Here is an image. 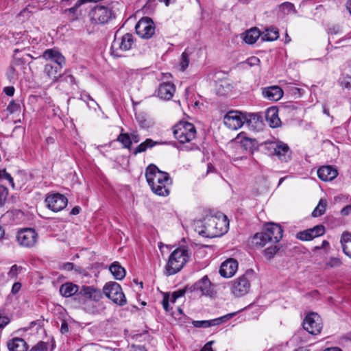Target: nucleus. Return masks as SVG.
Returning a JSON list of instances; mask_svg holds the SVG:
<instances>
[{
	"label": "nucleus",
	"instance_id": "f257e3e1",
	"mask_svg": "<svg viewBox=\"0 0 351 351\" xmlns=\"http://www.w3.org/2000/svg\"><path fill=\"white\" fill-rule=\"evenodd\" d=\"M147 182L153 193L160 196H167L172 181L168 173L162 171L154 165H149L145 171Z\"/></svg>",
	"mask_w": 351,
	"mask_h": 351
},
{
	"label": "nucleus",
	"instance_id": "f03ea898",
	"mask_svg": "<svg viewBox=\"0 0 351 351\" xmlns=\"http://www.w3.org/2000/svg\"><path fill=\"white\" fill-rule=\"evenodd\" d=\"M229 221L226 215L219 214L218 216H206L201 226H197L198 233L208 238L220 237L228 232Z\"/></svg>",
	"mask_w": 351,
	"mask_h": 351
},
{
	"label": "nucleus",
	"instance_id": "7ed1b4c3",
	"mask_svg": "<svg viewBox=\"0 0 351 351\" xmlns=\"http://www.w3.org/2000/svg\"><path fill=\"white\" fill-rule=\"evenodd\" d=\"M42 57L56 64V65H53L52 63L46 64L44 66L43 72L49 80L56 82L60 76V72L61 69L66 64L64 57L60 52L53 49H46L43 52Z\"/></svg>",
	"mask_w": 351,
	"mask_h": 351
},
{
	"label": "nucleus",
	"instance_id": "20e7f679",
	"mask_svg": "<svg viewBox=\"0 0 351 351\" xmlns=\"http://www.w3.org/2000/svg\"><path fill=\"white\" fill-rule=\"evenodd\" d=\"M189 251L184 248L176 249L169 256L165 266V274L171 276L178 273L189 258Z\"/></svg>",
	"mask_w": 351,
	"mask_h": 351
},
{
	"label": "nucleus",
	"instance_id": "39448f33",
	"mask_svg": "<svg viewBox=\"0 0 351 351\" xmlns=\"http://www.w3.org/2000/svg\"><path fill=\"white\" fill-rule=\"evenodd\" d=\"M173 136L180 143H189L196 136L195 127L189 122H180L173 128Z\"/></svg>",
	"mask_w": 351,
	"mask_h": 351
},
{
	"label": "nucleus",
	"instance_id": "423d86ee",
	"mask_svg": "<svg viewBox=\"0 0 351 351\" xmlns=\"http://www.w3.org/2000/svg\"><path fill=\"white\" fill-rule=\"evenodd\" d=\"M90 21L95 25H104L113 18L111 9L107 6L96 5L88 13Z\"/></svg>",
	"mask_w": 351,
	"mask_h": 351
},
{
	"label": "nucleus",
	"instance_id": "0eeeda50",
	"mask_svg": "<svg viewBox=\"0 0 351 351\" xmlns=\"http://www.w3.org/2000/svg\"><path fill=\"white\" fill-rule=\"evenodd\" d=\"M134 45V36L132 34H125L121 38L115 37L111 45V55L115 58L122 57L121 52L128 51Z\"/></svg>",
	"mask_w": 351,
	"mask_h": 351
},
{
	"label": "nucleus",
	"instance_id": "6e6552de",
	"mask_svg": "<svg viewBox=\"0 0 351 351\" xmlns=\"http://www.w3.org/2000/svg\"><path fill=\"white\" fill-rule=\"evenodd\" d=\"M104 293L114 303L119 306L126 304V298L121 287L116 282H107L104 287Z\"/></svg>",
	"mask_w": 351,
	"mask_h": 351
},
{
	"label": "nucleus",
	"instance_id": "1a4fd4ad",
	"mask_svg": "<svg viewBox=\"0 0 351 351\" xmlns=\"http://www.w3.org/2000/svg\"><path fill=\"white\" fill-rule=\"evenodd\" d=\"M266 148L270 154L276 156L282 162H287L291 159V152L289 147L283 142L266 143Z\"/></svg>",
	"mask_w": 351,
	"mask_h": 351
},
{
	"label": "nucleus",
	"instance_id": "9d476101",
	"mask_svg": "<svg viewBox=\"0 0 351 351\" xmlns=\"http://www.w3.org/2000/svg\"><path fill=\"white\" fill-rule=\"evenodd\" d=\"M264 235L270 240V243L276 244L282 237V229L277 223H269L264 226L262 232L256 233V239H260V237L263 238Z\"/></svg>",
	"mask_w": 351,
	"mask_h": 351
},
{
	"label": "nucleus",
	"instance_id": "9b49d317",
	"mask_svg": "<svg viewBox=\"0 0 351 351\" xmlns=\"http://www.w3.org/2000/svg\"><path fill=\"white\" fill-rule=\"evenodd\" d=\"M245 113L237 110L228 112L223 118V123L230 130H236L245 123Z\"/></svg>",
	"mask_w": 351,
	"mask_h": 351
},
{
	"label": "nucleus",
	"instance_id": "f8f14e48",
	"mask_svg": "<svg viewBox=\"0 0 351 351\" xmlns=\"http://www.w3.org/2000/svg\"><path fill=\"white\" fill-rule=\"evenodd\" d=\"M136 34L142 38H150L155 33V25L149 17H143L135 26Z\"/></svg>",
	"mask_w": 351,
	"mask_h": 351
},
{
	"label": "nucleus",
	"instance_id": "ddd939ff",
	"mask_svg": "<svg viewBox=\"0 0 351 351\" xmlns=\"http://www.w3.org/2000/svg\"><path fill=\"white\" fill-rule=\"evenodd\" d=\"M303 328L311 335H315L320 333L322 328L320 316L315 313L308 314L303 322Z\"/></svg>",
	"mask_w": 351,
	"mask_h": 351
},
{
	"label": "nucleus",
	"instance_id": "4468645a",
	"mask_svg": "<svg viewBox=\"0 0 351 351\" xmlns=\"http://www.w3.org/2000/svg\"><path fill=\"white\" fill-rule=\"evenodd\" d=\"M250 289V282L248 272L236 278L232 283L231 291L236 297H241L248 293Z\"/></svg>",
	"mask_w": 351,
	"mask_h": 351
},
{
	"label": "nucleus",
	"instance_id": "2eb2a0df",
	"mask_svg": "<svg viewBox=\"0 0 351 351\" xmlns=\"http://www.w3.org/2000/svg\"><path fill=\"white\" fill-rule=\"evenodd\" d=\"M45 202L49 209L53 212H59L66 206L68 199L60 193H52L47 196Z\"/></svg>",
	"mask_w": 351,
	"mask_h": 351
},
{
	"label": "nucleus",
	"instance_id": "dca6fc26",
	"mask_svg": "<svg viewBox=\"0 0 351 351\" xmlns=\"http://www.w3.org/2000/svg\"><path fill=\"white\" fill-rule=\"evenodd\" d=\"M38 234L32 228H25L17 234V240L21 245L30 247L35 245Z\"/></svg>",
	"mask_w": 351,
	"mask_h": 351
},
{
	"label": "nucleus",
	"instance_id": "f3484780",
	"mask_svg": "<svg viewBox=\"0 0 351 351\" xmlns=\"http://www.w3.org/2000/svg\"><path fill=\"white\" fill-rule=\"evenodd\" d=\"M236 315V313H232L227 314L224 316H221L220 317L210 319V320H201V321H193L192 324L195 328H206L214 326H218L222 324L223 322H226L229 319L232 318Z\"/></svg>",
	"mask_w": 351,
	"mask_h": 351
},
{
	"label": "nucleus",
	"instance_id": "a211bd4d",
	"mask_svg": "<svg viewBox=\"0 0 351 351\" xmlns=\"http://www.w3.org/2000/svg\"><path fill=\"white\" fill-rule=\"evenodd\" d=\"M238 269V263L234 258H228L223 262L219 268V274L223 278H230Z\"/></svg>",
	"mask_w": 351,
	"mask_h": 351
},
{
	"label": "nucleus",
	"instance_id": "6ab92c4d",
	"mask_svg": "<svg viewBox=\"0 0 351 351\" xmlns=\"http://www.w3.org/2000/svg\"><path fill=\"white\" fill-rule=\"evenodd\" d=\"M77 295L84 298V301L87 299L93 301H99L102 298L101 291L92 286H82L81 289H79Z\"/></svg>",
	"mask_w": 351,
	"mask_h": 351
},
{
	"label": "nucleus",
	"instance_id": "aec40b11",
	"mask_svg": "<svg viewBox=\"0 0 351 351\" xmlns=\"http://www.w3.org/2000/svg\"><path fill=\"white\" fill-rule=\"evenodd\" d=\"M176 88L171 82L161 83L156 90L157 95L162 99L169 100L173 96Z\"/></svg>",
	"mask_w": 351,
	"mask_h": 351
},
{
	"label": "nucleus",
	"instance_id": "412c9836",
	"mask_svg": "<svg viewBox=\"0 0 351 351\" xmlns=\"http://www.w3.org/2000/svg\"><path fill=\"white\" fill-rule=\"evenodd\" d=\"M262 94L265 98L271 101H278L283 96L282 89L278 86H271L263 88Z\"/></svg>",
	"mask_w": 351,
	"mask_h": 351
},
{
	"label": "nucleus",
	"instance_id": "4be33fe9",
	"mask_svg": "<svg viewBox=\"0 0 351 351\" xmlns=\"http://www.w3.org/2000/svg\"><path fill=\"white\" fill-rule=\"evenodd\" d=\"M337 175V170L330 165L323 166L317 170V176L319 178L324 182L334 180Z\"/></svg>",
	"mask_w": 351,
	"mask_h": 351
},
{
	"label": "nucleus",
	"instance_id": "5701e85b",
	"mask_svg": "<svg viewBox=\"0 0 351 351\" xmlns=\"http://www.w3.org/2000/svg\"><path fill=\"white\" fill-rule=\"evenodd\" d=\"M194 290L199 291L204 295H212V284L207 276H204L195 284Z\"/></svg>",
	"mask_w": 351,
	"mask_h": 351
},
{
	"label": "nucleus",
	"instance_id": "b1692460",
	"mask_svg": "<svg viewBox=\"0 0 351 351\" xmlns=\"http://www.w3.org/2000/svg\"><path fill=\"white\" fill-rule=\"evenodd\" d=\"M265 119L271 128H276L281 124V121L278 117V109L276 108H269L267 110Z\"/></svg>",
	"mask_w": 351,
	"mask_h": 351
},
{
	"label": "nucleus",
	"instance_id": "393cba45",
	"mask_svg": "<svg viewBox=\"0 0 351 351\" xmlns=\"http://www.w3.org/2000/svg\"><path fill=\"white\" fill-rule=\"evenodd\" d=\"M245 123L254 130H260L263 128L261 117L256 114L245 113Z\"/></svg>",
	"mask_w": 351,
	"mask_h": 351
},
{
	"label": "nucleus",
	"instance_id": "a878e982",
	"mask_svg": "<svg viewBox=\"0 0 351 351\" xmlns=\"http://www.w3.org/2000/svg\"><path fill=\"white\" fill-rule=\"evenodd\" d=\"M79 287L72 282H66L60 287V294L65 298L71 297L79 293Z\"/></svg>",
	"mask_w": 351,
	"mask_h": 351
},
{
	"label": "nucleus",
	"instance_id": "bb28decb",
	"mask_svg": "<svg viewBox=\"0 0 351 351\" xmlns=\"http://www.w3.org/2000/svg\"><path fill=\"white\" fill-rule=\"evenodd\" d=\"M10 351H27L28 347L27 343L21 338H14L7 343Z\"/></svg>",
	"mask_w": 351,
	"mask_h": 351
},
{
	"label": "nucleus",
	"instance_id": "cd10ccee",
	"mask_svg": "<svg viewBox=\"0 0 351 351\" xmlns=\"http://www.w3.org/2000/svg\"><path fill=\"white\" fill-rule=\"evenodd\" d=\"M341 243L345 254L351 258V234L343 232L341 238Z\"/></svg>",
	"mask_w": 351,
	"mask_h": 351
},
{
	"label": "nucleus",
	"instance_id": "c85d7f7f",
	"mask_svg": "<svg viewBox=\"0 0 351 351\" xmlns=\"http://www.w3.org/2000/svg\"><path fill=\"white\" fill-rule=\"evenodd\" d=\"M109 269L114 278L117 280H122L125 276V269L121 267L118 262L112 263Z\"/></svg>",
	"mask_w": 351,
	"mask_h": 351
},
{
	"label": "nucleus",
	"instance_id": "c756f323",
	"mask_svg": "<svg viewBox=\"0 0 351 351\" xmlns=\"http://www.w3.org/2000/svg\"><path fill=\"white\" fill-rule=\"evenodd\" d=\"M261 35L258 29L254 27L245 33L243 40L246 43L252 45L256 43Z\"/></svg>",
	"mask_w": 351,
	"mask_h": 351
},
{
	"label": "nucleus",
	"instance_id": "7c9ffc66",
	"mask_svg": "<svg viewBox=\"0 0 351 351\" xmlns=\"http://www.w3.org/2000/svg\"><path fill=\"white\" fill-rule=\"evenodd\" d=\"M231 85L226 80H220L215 83V91L218 95H226L231 90Z\"/></svg>",
	"mask_w": 351,
	"mask_h": 351
},
{
	"label": "nucleus",
	"instance_id": "2f4dec72",
	"mask_svg": "<svg viewBox=\"0 0 351 351\" xmlns=\"http://www.w3.org/2000/svg\"><path fill=\"white\" fill-rule=\"evenodd\" d=\"M159 144L158 142L154 141L151 138H147L145 141L138 145L134 150L133 154L136 156L138 154L145 152L148 148H152L155 145Z\"/></svg>",
	"mask_w": 351,
	"mask_h": 351
},
{
	"label": "nucleus",
	"instance_id": "473e14b6",
	"mask_svg": "<svg viewBox=\"0 0 351 351\" xmlns=\"http://www.w3.org/2000/svg\"><path fill=\"white\" fill-rule=\"evenodd\" d=\"M278 37V30L277 28L274 27L267 28L262 34V40L266 41L276 40Z\"/></svg>",
	"mask_w": 351,
	"mask_h": 351
},
{
	"label": "nucleus",
	"instance_id": "72a5a7b5",
	"mask_svg": "<svg viewBox=\"0 0 351 351\" xmlns=\"http://www.w3.org/2000/svg\"><path fill=\"white\" fill-rule=\"evenodd\" d=\"M117 140L121 143L123 147L130 149L132 146L131 137L128 133H121Z\"/></svg>",
	"mask_w": 351,
	"mask_h": 351
},
{
	"label": "nucleus",
	"instance_id": "f704fd0d",
	"mask_svg": "<svg viewBox=\"0 0 351 351\" xmlns=\"http://www.w3.org/2000/svg\"><path fill=\"white\" fill-rule=\"evenodd\" d=\"M327 206V202L323 199H321L316 206V208L314 209V210L312 213V215L314 217H319L322 215L326 210V207Z\"/></svg>",
	"mask_w": 351,
	"mask_h": 351
},
{
	"label": "nucleus",
	"instance_id": "c9c22d12",
	"mask_svg": "<svg viewBox=\"0 0 351 351\" xmlns=\"http://www.w3.org/2000/svg\"><path fill=\"white\" fill-rule=\"evenodd\" d=\"M255 145V141L252 138H245L241 141V146L245 149L252 153L253 148Z\"/></svg>",
	"mask_w": 351,
	"mask_h": 351
},
{
	"label": "nucleus",
	"instance_id": "e433bc0d",
	"mask_svg": "<svg viewBox=\"0 0 351 351\" xmlns=\"http://www.w3.org/2000/svg\"><path fill=\"white\" fill-rule=\"evenodd\" d=\"M311 231V230L310 228L304 231L299 232L297 234V238L301 241H311L314 239Z\"/></svg>",
	"mask_w": 351,
	"mask_h": 351
},
{
	"label": "nucleus",
	"instance_id": "4c0bfd02",
	"mask_svg": "<svg viewBox=\"0 0 351 351\" xmlns=\"http://www.w3.org/2000/svg\"><path fill=\"white\" fill-rule=\"evenodd\" d=\"M19 51H20V50L19 49H16L14 50L13 64L14 66H22V65H24L26 62V60H25V57L17 56V53Z\"/></svg>",
	"mask_w": 351,
	"mask_h": 351
},
{
	"label": "nucleus",
	"instance_id": "58836bf2",
	"mask_svg": "<svg viewBox=\"0 0 351 351\" xmlns=\"http://www.w3.org/2000/svg\"><path fill=\"white\" fill-rule=\"evenodd\" d=\"M280 9L285 14H289L291 12H295L294 5L290 2H285L280 4Z\"/></svg>",
	"mask_w": 351,
	"mask_h": 351
},
{
	"label": "nucleus",
	"instance_id": "ea45409f",
	"mask_svg": "<svg viewBox=\"0 0 351 351\" xmlns=\"http://www.w3.org/2000/svg\"><path fill=\"white\" fill-rule=\"evenodd\" d=\"M189 63V53L187 52L186 50H185L182 53V54L181 56L180 61V66L181 67V70L184 71L188 67Z\"/></svg>",
	"mask_w": 351,
	"mask_h": 351
},
{
	"label": "nucleus",
	"instance_id": "a19ab883",
	"mask_svg": "<svg viewBox=\"0 0 351 351\" xmlns=\"http://www.w3.org/2000/svg\"><path fill=\"white\" fill-rule=\"evenodd\" d=\"M276 245L272 244L271 246L267 247L264 251V255L267 259L272 258L278 251Z\"/></svg>",
	"mask_w": 351,
	"mask_h": 351
},
{
	"label": "nucleus",
	"instance_id": "79ce46f5",
	"mask_svg": "<svg viewBox=\"0 0 351 351\" xmlns=\"http://www.w3.org/2000/svg\"><path fill=\"white\" fill-rule=\"evenodd\" d=\"M7 110L9 111L10 114H19L21 112V106L19 104L12 101L7 107Z\"/></svg>",
	"mask_w": 351,
	"mask_h": 351
},
{
	"label": "nucleus",
	"instance_id": "37998d69",
	"mask_svg": "<svg viewBox=\"0 0 351 351\" xmlns=\"http://www.w3.org/2000/svg\"><path fill=\"white\" fill-rule=\"evenodd\" d=\"M311 234L313 236V238H316L317 237L322 236L325 232V228L322 225H317L311 228Z\"/></svg>",
	"mask_w": 351,
	"mask_h": 351
},
{
	"label": "nucleus",
	"instance_id": "c03bdc74",
	"mask_svg": "<svg viewBox=\"0 0 351 351\" xmlns=\"http://www.w3.org/2000/svg\"><path fill=\"white\" fill-rule=\"evenodd\" d=\"M261 237L260 239H259V238L258 239H256V234L254 236V237H253V243L256 245H258V246H260V247H264L267 243H270V240H269L267 239V237L264 235V237L263 238L261 237Z\"/></svg>",
	"mask_w": 351,
	"mask_h": 351
},
{
	"label": "nucleus",
	"instance_id": "a18cd8bd",
	"mask_svg": "<svg viewBox=\"0 0 351 351\" xmlns=\"http://www.w3.org/2000/svg\"><path fill=\"white\" fill-rule=\"evenodd\" d=\"M6 180L12 189L14 188V182L13 178L10 173L6 172L5 169H1V180Z\"/></svg>",
	"mask_w": 351,
	"mask_h": 351
},
{
	"label": "nucleus",
	"instance_id": "49530a36",
	"mask_svg": "<svg viewBox=\"0 0 351 351\" xmlns=\"http://www.w3.org/2000/svg\"><path fill=\"white\" fill-rule=\"evenodd\" d=\"M62 80L70 85H73L75 84V77L69 72L66 71L62 76Z\"/></svg>",
	"mask_w": 351,
	"mask_h": 351
},
{
	"label": "nucleus",
	"instance_id": "de8ad7c7",
	"mask_svg": "<svg viewBox=\"0 0 351 351\" xmlns=\"http://www.w3.org/2000/svg\"><path fill=\"white\" fill-rule=\"evenodd\" d=\"M48 344L43 341L38 342L36 345L33 346L29 351H47Z\"/></svg>",
	"mask_w": 351,
	"mask_h": 351
},
{
	"label": "nucleus",
	"instance_id": "09e8293b",
	"mask_svg": "<svg viewBox=\"0 0 351 351\" xmlns=\"http://www.w3.org/2000/svg\"><path fill=\"white\" fill-rule=\"evenodd\" d=\"M341 264V261L339 258H331L326 263V266L329 267H339Z\"/></svg>",
	"mask_w": 351,
	"mask_h": 351
},
{
	"label": "nucleus",
	"instance_id": "8fccbe9b",
	"mask_svg": "<svg viewBox=\"0 0 351 351\" xmlns=\"http://www.w3.org/2000/svg\"><path fill=\"white\" fill-rule=\"evenodd\" d=\"M260 63V60L256 56H252L247 59L246 64H247L250 66L258 65Z\"/></svg>",
	"mask_w": 351,
	"mask_h": 351
},
{
	"label": "nucleus",
	"instance_id": "3c124183",
	"mask_svg": "<svg viewBox=\"0 0 351 351\" xmlns=\"http://www.w3.org/2000/svg\"><path fill=\"white\" fill-rule=\"evenodd\" d=\"M9 82H12L15 78V69L13 66H11L5 74Z\"/></svg>",
	"mask_w": 351,
	"mask_h": 351
},
{
	"label": "nucleus",
	"instance_id": "603ef678",
	"mask_svg": "<svg viewBox=\"0 0 351 351\" xmlns=\"http://www.w3.org/2000/svg\"><path fill=\"white\" fill-rule=\"evenodd\" d=\"M19 268V267H18L16 265H14L13 266H12V267L10 268V269L8 274V276L10 278H15L18 275Z\"/></svg>",
	"mask_w": 351,
	"mask_h": 351
},
{
	"label": "nucleus",
	"instance_id": "864d4df0",
	"mask_svg": "<svg viewBox=\"0 0 351 351\" xmlns=\"http://www.w3.org/2000/svg\"><path fill=\"white\" fill-rule=\"evenodd\" d=\"M3 93L8 96H13L15 92V88L13 86H8L3 88Z\"/></svg>",
	"mask_w": 351,
	"mask_h": 351
},
{
	"label": "nucleus",
	"instance_id": "5fc2aeb1",
	"mask_svg": "<svg viewBox=\"0 0 351 351\" xmlns=\"http://www.w3.org/2000/svg\"><path fill=\"white\" fill-rule=\"evenodd\" d=\"M169 294H166L165 295L164 298H163V300H162V306H163V308L165 311H169Z\"/></svg>",
	"mask_w": 351,
	"mask_h": 351
},
{
	"label": "nucleus",
	"instance_id": "6e6d98bb",
	"mask_svg": "<svg viewBox=\"0 0 351 351\" xmlns=\"http://www.w3.org/2000/svg\"><path fill=\"white\" fill-rule=\"evenodd\" d=\"M130 136L131 137L132 143L134 142L135 143H137L141 141L140 136L136 132H133L130 133Z\"/></svg>",
	"mask_w": 351,
	"mask_h": 351
},
{
	"label": "nucleus",
	"instance_id": "4d7b16f0",
	"mask_svg": "<svg viewBox=\"0 0 351 351\" xmlns=\"http://www.w3.org/2000/svg\"><path fill=\"white\" fill-rule=\"evenodd\" d=\"M21 288V284L20 282H15L14 283V285H12V294H16L17 293L20 289Z\"/></svg>",
	"mask_w": 351,
	"mask_h": 351
},
{
	"label": "nucleus",
	"instance_id": "13d9d810",
	"mask_svg": "<svg viewBox=\"0 0 351 351\" xmlns=\"http://www.w3.org/2000/svg\"><path fill=\"white\" fill-rule=\"evenodd\" d=\"M351 212V205H347L344 208H343L341 210V213L342 215L346 216L350 214Z\"/></svg>",
	"mask_w": 351,
	"mask_h": 351
},
{
	"label": "nucleus",
	"instance_id": "bf43d9fd",
	"mask_svg": "<svg viewBox=\"0 0 351 351\" xmlns=\"http://www.w3.org/2000/svg\"><path fill=\"white\" fill-rule=\"evenodd\" d=\"M214 343L213 341H210L206 343L203 348L200 351H213L212 349V345Z\"/></svg>",
	"mask_w": 351,
	"mask_h": 351
},
{
	"label": "nucleus",
	"instance_id": "052dcab7",
	"mask_svg": "<svg viewBox=\"0 0 351 351\" xmlns=\"http://www.w3.org/2000/svg\"><path fill=\"white\" fill-rule=\"evenodd\" d=\"M10 318L6 316H1V329L5 327L9 322Z\"/></svg>",
	"mask_w": 351,
	"mask_h": 351
},
{
	"label": "nucleus",
	"instance_id": "680f3d73",
	"mask_svg": "<svg viewBox=\"0 0 351 351\" xmlns=\"http://www.w3.org/2000/svg\"><path fill=\"white\" fill-rule=\"evenodd\" d=\"M69 331V326L67 323L65 322L62 323L61 328H60V332L64 334Z\"/></svg>",
	"mask_w": 351,
	"mask_h": 351
},
{
	"label": "nucleus",
	"instance_id": "e2e57ef3",
	"mask_svg": "<svg viewBox=\"0 0 351 351\" xmlns=\"http://www.w3.org/2000/svg\"><path fill=\"white\" fill-rule=\"evenodd\" d=\"M81 208L79 206H75L71 211V214L76 215L80 213Z\"/></svg>",
	"mask_w": 351,
	"mask_h": 351
},
{
	"label": "nucleus",
	"instance_id": "0e129e2a",
	"mask_svg": "<svg viewBox=\"0 0 351 351\" xmlns=\"http://www.w3.org/2000/svg\"><path fill=\"white\" fill-rule=\"evenodd\" d=\"M132 351H147L145 347L141 346H134Z\"/></svg>",
	"mask_w": 351,
	"mask_h": 351
},
{
	"label": "nucleus",
	"instance_id": "69168bd1",
	"mask_svg": "<svg viewBox=\"0 0 351 351\" xmlns=\"http://www.w3.org/2000/svg\"><path fill=\"white\" fill-rule=\"evenodd\" d=\"M64 268L68 271H71L73 268V264L71 263H67L64 265Z\"/></svg>",
	"mask_w": 351,
	"mask_h": 351
},
{
	"label": "nucleus",
	"instance_id": "338daca9",
	"mask_svg": "<svg viewBox=\"0 0 351 351\" xmlns=\"http://www.w3.org/2000/svg\"><path fill=\"white\" fill-rule=\"evenodd\" d=\"M176 293L180 297H182L184 296V295L186 293V290L185 289H179V290H177L175 291Z\"/></svg>",
	"mask_w": 351,
	"mask_h": 351
},
{
	"label": "nucleus",
	"instance_id": "774afa93",
	"mask_svg": "<svg viewBox=\"0 0 351 351\" xmlns=\"http://www.w3.org/2000/svg\"><path fill=\"white\" fill-rule=\"evenodd\" d=\"M324 351H343V350L337 347H332V348H326Z\"/></svg>",
	"mask_w": 351,
	"mask_h": 351
}]
</instances>
